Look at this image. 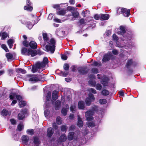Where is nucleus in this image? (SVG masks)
Here are the masks:
<instances>
[{"instance_id": "obj_1", "label": "nucleus", "mask_w": 146, "mask_h": 146, "mask_svg": "<svg viewBox=\"0 0 146 146\" xmlns=\"http://www.w3.org/2000/svg\"><path fill=\"white\" fill-rule=\"evenodd\" d=\"M23 45L26 47H30L31 49H36L37 45L36 42L33 41H30L29 42L27 40H24L23 42Z\"/></svg>"}, {"instance_id": "obj_2", "label": "nucleus", "mask_w": 146, "mask_h": 146, "mask_svg": "<svg viewBox=\"0 0 146 146\" xmlns=\"http://www.w3.org/2000/svg\"><path fill=\"white\" fill-rule=\"evenodd\" d=\"M113 56L112 53L110 51H108L107 53L104 54L102 60V63H104L109 61Z\"/></svg>"}, {"instance_id": "obj_3", "label": "nucleus", "mask_w": 146, "mask_h": 146, "mask_svg": "<svg viewBox=\"0 0 146 146\" xmlns=\"http://www.w3.org/2000/svg\"><path fill=\"white\" fill-rule=\"evenodd\" d=\"M89 70L86 66H80L78 68V72L81 75H84L87 74Z\"/></svg>"}, {"instance_id": "obj_4", "label": "nucleus", "mask_w": 146, "mask_h": 146, "mask_svg": "<svg viewBox=\"0 0 146 146\" xmlns=\"http://www.w3.org/2000/svg\"><path fill=\"white\" fill-rule=\"evenodd\" d=\"M27 76L30 77L28 80L30 81H34L35 82H36L40 81L37 75L29 74L27 75Z\"/></svg>"}, {"instance_id": "obj_5", "label": "nucleus", "mask_w": 146, "mask_h": 146, "mask_svg": "<svg viewBox=\"0 0 146 146\" xmlns=\"http://www.w3.org/2000/svg\"><path fill=\"white\" fill-rule=\"evenodd\" d=\"M56 46L54 45H50L47 44L45 46V48L47 52L50 51L52 54L53 53L55 50Z\"/></svg>"}, {"instance_id": "obj_6", "label": "nucleus", "mask_w": 146, "mask_h": 146, "mask_svg": "<svg viewBox=\"0 0 146 146\" xmlns=\"http://www.w3.org/2000/svg\"><path fill=\"white\" fill-rule=\"evenodd\" d=\"M120 31L117 32V34L120 35H121L123 37H125V34L126 33V26L121 25L119 27Z\"/></svg>"}, {"instance_id": "obj_7", "label": "nucleus", "mask_w": 146, "mask_h": 146, "mask_svg": "<svg viewBox=\"0 0 146 146\" xmlns=\"http://www.w3.org/2000/svg\"><path fill=\"white\" fill-rule=\"evenodd\" d=\"M67 139V137L64 134H62L58 139L57 141L58 143H61L62 142H65Z\"/></svg>"}, {"instance_id": "obj_8", "label": "nucleus", "mask_w": 146, "mask_h": 146, "mask_svg": "<svg viewBox=\"0 0 146 146\" xmlns=\"http://www.w3.org/2000/svg\"><path fill=\"white\" fill-rule=\"evenodd\" d=\"M48 58L46 57H45L43 58V61L42 62H38V65L40 66L42 68H44L46 64L48 63Z\"/></svg>"}, {"instance_id": "obj_9", "label": "nucleus", "mask_w": 146, "mask_h": 146, "mask_svg": "<svg viewBox=\"0 0 146 146\" xmlns=\"http://www.w3.org/2000/svg\"><path fill=\"white\" fill-rule=\"evenodd\" d=\"M121 12L125 17H128L130 14V10L129 9H127L125 8L121 9Z\"/></svg>"}, {"instance_id": "obj_10", "label": "nucleus", "mask_w": 146, "mask_h": 146, "mask_svg": "<svg viewBox=\"0 0 146 146\" xmlns=\"http://www.w3.org/2000/svg\"><path fill=\"white\" fill-rule=\"evenodd\" d=\"M94 114V111L92 110H90L86 112L85 114L86 119H93L92 115Z\"/></svg>"}, {"instance_id": "obj_11", "label": "nucleus", "mask_w": 146, "mask_h": 146, "mask_svg": "<svg viewBox=\"0 0 146 146\" xmlns=\"http://www.w3.org/2000/svg\"><path fill=\"white\" fill-rule=\"evenodd\" d=\"M109 79L107 77H104L101 81V83L104 86H108V82Z\"/></svg>"}, {"instance_id": "obj_12", "label": "nucleus", "mask_w": 146, "mask_h": 146, "mask_svg": "<svg viewBox=\"0 0 146 146\" xmlns=\"http://www.w3.org/2000/svg\"><path fill=\"white\" fill-rule=\"evenodd\" d=\"M40 141L38 138L36 137H35L34 138L33 143H31V146H40Z\"/></svg>"}, {"instance_id": "obj_13", "label": "nucleus", "mask_w": 146, "mask_h": 146, "mask_svg": "<svg viewBox=\"0 0 146 146\" xmlns=\"http://www.w3.org/2000/svg\"><path fill=\"white\" fill-rule=\"evenodd\" d=\"M35 49L29 48V50L28 51L29 53L28 56H30L32 57L36 56L37 55V53L36 50Z\"/></svg>"}, {"instance_id": "obj_14", "label": "nucleus", "mask_w": 146, "mask_h": 146, "mask_svg": "<svg viewBox=\"0 0 146 146\" xmlns=\"http://www.w3.org/2000/svg\"><path fill=\"white\" fill-rule=\"evenodd\" d=\"M61 106V103L59 100L56 101L54 104V108L56 110H58Z\"/></svg>"}, {"instance_id": "obj_15", "label": "nucleus", "mask_w": 146, "mask_h": 146, "mask_svg": "<svg viewBox=\"0 0 146 146\" xmlns=\"http://www.w3.org/2000/svg\"><path fill=\"white\" fill-rule=\"evenodd\" d=\"M29 48H27L25 47H23L21 49V53L22 54L26 56H28L29 51Z\"/></svg>"}, {"instance_id": "obj_16", "label": "nucleus", "mask_w": 146, "mask_h": 146, "mask_svg": "<svg viewBox=\"0 0 146 146\" xmlns=\"http://www.w3.org/2000/svg\"><path fill=\"white\" fill-rule=\"evenodd\" d=\"M54 133V131L53 129L51 127L48 128L47 131V136L49 137H51Z\"/></svg>"}, {"instance_id": "obj_17", "label": "nucleus", "mask_w": 146, "mask_h": 146, "mask_svg": "<svg viewBox=\"0 0 146 146\" xmlns=\"http://www.w3.org/2000/svg\"><path fill=\"white\" fill-rule=\"evenodd\" d=\"M101 21H104L108 20L109 18V15L108 14H101Z\"/></svg>"}, {"instance_id": "obj_18", "label": "nucleus", "mask_w": 146, "mask_h": 146, "mask_svg": "<svg viewBox=\"0 0 146 146\" xmlns=\"http://www.w3.org/2000/svg\"><path fill=\"white\" fill-rule=\"evenodd\" d=\"M58 91L56 90H54L53 91L52 93V98L53 100H56L58 99Z\"/></svg>"}, {"instance_id": "obj_19", "label": "nucleus", "mask_w": 146, "mask_h": 146, "mask_svg": "<svg viewBox=\"0 0 146 146\" xmlns=\"http://www.w3.org/2000/svg\"><path fill=\"white\" fill-rule=\"evenodd\" d=\"M22 23L26 25L27 27L29 29H31L33 27V25L31 22L30 21H21Z\"/></svg>"}, {"instance_id": "obj_20", "label": "nucleus", "mask_w": 146, "mask_h": 146, "mask_svg": "<svg viewBox=\"0 0 146 146\" xmlns=\"http://www.w3.org/2000/svg\"><path fill=\"white\" fill-rule=\"evenodd\" d=\"M78 105L79 109L84 110L85 108V104L84 101H80L78 102Z\"/></svg>"}, {"instance_id": "obj_21", "label": "nucleus", "mask_w": 146, "mask_h": 146, "mask_svg": "<svg viewBox=\"0 0 146 146\" xmlns=\"http://www.w3.org/2000/svg\"><path fill=\"white\" fill-rule=\"evenodd\" d=\"M1 114L2 115L5 116L8 115H10L11 114V112L7 110L4 109L1 112Z\"/></svg>"}, {"instance_id": "obj_22", "label": "nucleus", "mask_w": 146, "mask_h": 146, "mask_svg": "<svg viewBox=\"0 0 146 146\" xmlns=\"http://www.w3.org/2000/svg\"><path fill=\"white\" fill-rule=\"evenodd\" d=\"M38 64H39L37 62L36 64V66H33L32 67V71L33 73L36 72L37 71V69H40L42 68L40 66H39L38 65Z\"/></svg>"}, {"instance_id": "obj_23", "label": "nucleus", "mask_w": 146, "mask_h": 146, "mask_svg": "<svg viewBox=\"0 0 146 146\" xmlns=\"http://www.w3.org/2000/svg\"><path fill=\"white\" fill-rule=\"evenodd\" d=\"M74 134V132H70L68 133L67 137L68 140L71 141L73 139Z\"/></svg>"}, {"instance_id": "obj_24", "label": "nucleus", "mask_w": 146, "mask_h": 146, "mask_svg": "<svg viewBox=\"0 0 146 146\" xmlns=\"http://www.w3.org/2000/svg\"><path fill=\"white\" fill-rule=\"evenodd\" d=\"M22 142L23 143H27L29 140V138L28 136L26 135H23L21 138Z\"/></svg>"}, {"instance_id": "obj_25", "label": "nucleus", "mask_w": 146, "mask_h": 146, "mask_svg": "<svg viewBox=\"0 0 146 146\" xmlns=\"http://www.w3.org/2000/svg\"><path fill=\"white\" fill-rule=\"evenodd\" d=\"M125 35V37H124L125 38L128 39H131L133 35V33H126Z\"/></svg>"}, {"instance_id": "obj_26", "label": "nucleus", "mask_w": 146, "mask_h": 146, "mask_svg": "<svg viewBox=\"0 0 146 146\" xmlns=\"http://www.w3.org/2000/svg\"><path fill=\"white\" fill-rule=\"evenodd\" d=\"M16 72L18 74L22 73V74H25L27 72L25 70L21 68H17L16 70Z\"/></svg>"}, {"instance_id": "obj_27", "label": "nucleus", "mask_w": 146, "mask_h": 146, "mask_svg": "<svg viewBox=\"0 0 146 146\" xmlns=\"http://www.w3.org/2000/svg\"><path fill=\"white\" fill-rule=\"evenodd\" d=\"M26 113V111H23L19 113L18 115V119H24Z\"/></svg>"}, {"instance_id": "obj_28", "label": "nucleus", "mask_w": 146, "mask_h": 146, "mask_svg": "<svg viewBox=\"0 0 146 146\" xmlns=\"http://www.w3.org/2000/svg\"><path fill=\"white\" fill-rule=\"evenodd\" d=\"M133 63V60L132 59L128 60L126 64V67L127 68H129L130 66Z\"/></svg>"}, {"instance_id": "obj_29", "label": "nucleus", "mask_w": 146, "mask_h": 146, "mask_svg": "<svg viewBox=\"0 0 146 146\" xmlns=\"http://www.w3.org/2000/svg\"><path fill=\"white\" fill-rule=\"evenodd\" d=\"M66 13V10L62 9L57 12V14L60 15H64Z\"/></svg>"}, {"instance_id": "obj_30", "label": "nucleus", "mask_w": 146, "mask_h": 146, "mask_svg": "<svg viewBox=\"0 0 146 146\" xmlns=\"http://www.w3.org/2000/svg\"><path fill=\"white\" fill-rule=\"evenodd\" d=\"M8 36H9L8 34L5 32H3L1 34V40H5Z\"/></svg>"}, {"instance_id": "obj_31", "label": "nucleus", "mask_w": 146, "mask_h": 146, "mask_svg": "<svg viewBox=\"0 0 146 146\" xmlns=\"http://www.w3.org/2000/svg\"><path fill=\"white\" fill-rule=\"evenodd\" d=\"M27 104L26 102L25 101H21L19 102V105L20 108H23Z\"/></svg>"}, {"instance_id": "obj_32", "label": "nucleus", "mask_w": 146, "mask_h": 146, "mask_svg": "<svg viewBox=\"0 0 146 146\" xmlns=\"http://www.w3.org/2000/svg\"><path fill=\"white\" fill-rule=\"evenodd\" d=\"M42 36L44 41H47L49 40V38L48 36V35L47 33H43Z\"/></svg>"}, {"instance_id": "obj_33", "label": "nucleus", "mask_w": 146, "mask_h": 146, "mask_svg": "<svg viewBox=\"0 0 146 146\" xmlns=\"http://www.w3.org/2000/svg\"><path fill=\"white\" fill-rule=\"evenodd\" d=\"M72 16L74 17L75 18H78L79 15V12L75 10L73 12H72Z\"/></svg>"}, {"instance_id": "obj_34", "label": "nucleus", "mask_w": 146, "mask_h": 146, "mask_svg": "<svg viewBox=\"0 0 146 146\" xmlns=\"http://www.w3.org/2000/svg\"><path fill=\"white\" fill-rule=\"evenodd\" d=\"M86 124L88 127H93L95 126V124L94 123L90 121H88V122L86 123Z\"/></svg>"}, {"instance_id": "obj_35", "label": "nucleus", "mask_w": 146, "mask_h": 146, "mask_svg": "<svg viewBox=\"0 0 146 146\" xmlns=\"http://www.w3.org/2000/svg\"><path fill=\"white\" fill-rule=\"evenodd\" d=\"M93 101L90 100L89 98H86L85 99V102L86 105L87 106H90L91 104V102Z\"/></svg>"}, {"instance_id": "obj_36", "label": "nucleus", "mask_w": 146, "mask_h": 146, "mask_svg": "<svg viewBox=\"0 0 146 146\" xmlns=\"http://www.w3.org/2000/svg\"><path fill=\"white\" fill-rule=\"evenodd\" d=\"M51 93L50 91H48L46 96V100L48 102L49 101L51 98Z\"/></svg>"}, {"instance_id": "obj_37", "label": "nucleus", "mask_w": 146, "mask_h": 146, "mask_svg": "<svg viewBox=\"0 0 146 146\" xmlns=\"http://www.w3.org/2000/svg\"><path fill=\"white\" fill-rule=\"evenodd\" d=\"M24 8L25 10L30 11H31L33 9V7L31 6H25Z\"/></svg>"}, {"instance_id": "obj_38", "label": "nucleus", "mask_w": 146, "mask_h": 146, "mask_svg": "<svg viewBox=\"0 0 146 146\" xmlns=\"http://www.w3.org/2000/svg\"><path fill=\"white\" fill-rule=\"evenodd\" d=\"M101 93L102 95L105 96H108L109 94V92L108 90L105 89L103 90Z\"/></svg>"}, {"instance_id": "obj_39", "label": "nucleus", "mask_w": 146, "mask_h": 146, "mask_svg": "<svg viewBox=\"0 0 146 146\" xmlns=\"http://www.w3.org/2000/svg\"><path fill=\"white\" fill-rule=\"evenodd\" d=\"M69 74V72L68 71H65L64 72L62 71L60 72V74L62 76L66 77Z\"/></svg>"}, {"instance_id": "obj_40", "label": "nucleus", "mask_w": 146, "mask_h": 146, "mask_svg": "<svg viewBox=\"0 0 146 146\" xmlns=\"http://www.w3.org/2000/svg\"><path fill=\"white\" fill-rule=\"evenodd\" d=\"M87 98H89V99L92 101H94L95 100V98L92 94L90 93L88 94V97Z\"/></svg>"}, {"instance_id": "obj_41", "label": "nucleus", "mask_w": 146, "mask_h": 146, "mask_svg": "<svg viewBox=\"0 0 146 146\" xmlns=\"http://www.w3.org/2000/svg\"><path fill=\"white\" fill-rule=\"evenodd\" d=\"M69 65L68 63H65L63 65V68L64 70L65 71H68L69 69Z\"/></svg>"}, {"instance_id": "obj_42", "label": "nucleus", "mask_w": 146, "mask_h": 146, "mask_svg": "<svg viewBox=\"0 0 146 146\" xmlns=\"http://www.w3.org/2000/svg\"><path fill=\"white\" fill-rule=\"evenodd\" d=\"M92 66H102V64L101 62L98 63L96 61H94L93 64H92Z\"/></svg>"}, {"instance_id": "obj_43", "label": "nucleus", "mask_w": 146, "mask_h": 146, "mask_svg": "<svg viewBox=\"0 0 146 146\" xmlns=\"http://www.w3.org/2000/svg\"><path fill=\"white\" fill-rule=\"evenodd\" d=\"M6 56L8 59H11L13 57V55L10 53H7L6 54Z\"/></svg>"}, {"instance_id": "obj_44", "label": "nucleus", "mask_w": 146, "mask_h": 146, "mask_svg": "<svg viewBox=\"0 0 146 146\" xmlns=\"http://www.w3.org/2000/svg\"><path fill=\"white\" fill-rule=\"evenodd\" d=\"M1 47L6 52H9V50L7 48L6 45L4 44H2L1 45Z\"/></svg>"}, {"instance_id": "obj_45", "label": "nucleus", "mask_w": 146, "mask_h": 146, "mask_svg": "<svg viewBox=\"0 0 146 146\" xmlns=\"http://www.w3.org/2000/svg\"><path fill=\"white\" fill-rule=\"evenodd\" d=\"M16 93L15 92L11 93L9 96L10 100H13L14 99V97H16Z\"/></svg>"}, {"instance_id": "obj_46", "label": "nucleus", "mask_w": 146, "mask_h": 146, "mask_svg": "<svg viewBox=\"0 0 146 146\" xmlns=\"http://www.w3.org/2000/svg\"><path fill=\"white\" fill-rule=\"evenodd\" d=\"M67 110L66 108H63L61 112L62 114L64 115L65 116L67 113Z\"/></svg>"}, {"instance_id": "obj_47", "label": "nucleus", "mask_w": 146, "mask_h": 146, "mask_svg": "<svg viewBox=\"0 0 146 146\" xmlns=\"http://www.w3.org/2000/svg\"><path fill=\"white\" fill-rule=\"evenodd\" d=\"M49 42L50 43H49V44L51 45H55V44H56V41L54 38H53L50 39Z\"/></svg>"}, {"instance_id": "obj_48", "label": "nucleus", "mask_w": 146, "mask_h": 146, "mask_svg": "<svg viewBox=\"0 0 146 146\" xmlns=\"http://www.w3.org/2000/svg\"><path fill=\"white\" fill-rule=\"evenodd\" d=\"M100 14H95L94 16V18L96 20H100L101 18Z\"/></svg>"}, {"instance_id": "obj_49", "label": "nucleus", "mask_w": 146, "mask_h": 146, "mask_svg": "<svg viewBox=\"0 0 146 146\" xmlns=\"http://www.w3.org/2000/svg\"><path fill=\"white\" fill-rule=\"evenodd\" d=\"M16 97L18 102H20L23 100V98L21 96L19 95H16Z\"/></svg>"}, {"instance_id": "obj_50", "label": "nucleus", "mask_w": 146, "mask_h": 146, "mask_svg": "<svg viewBox=\"0 0 146 146\" xmlns=\"http://www.w3.org/2000/svg\"><path fill=\"white\" fill-rule=\"evenodd\" d=\"M50 113V111L48 109H46L44 111V114L45 116L47 118Z\"/></svg>"}, {"instance_id": "obj_51", "label": "nucleus", "mask_w": 146, "mask_h": 146, "mask_svg": "<svg viewBox=\"0 0 146 146\" xmlns=\"http://www.w3.org/2000/svg\"><path fill=\"white\" fill-rule=\"evenodd\" d=\"M27 132L28 134L33 135L34 133V131L33 129H28L27 131Z\"/></svg>"}, {"instance_id": "obj_52", "label": "nucleus", "mask_w": 146, "mask_h": 146, "mask_svg": "<svg viewBox=\"0 0 146 146\" xmlns=\"http://www.w3.org/2000/svg\"><path fill=\"white\" fill-rule=\"evenodd\" d=\"M92 72L95 74H97L99 72L98 69L96 68H93L91 70Z\"/></svg>"}, {"instance_id": "obj_53", "label": "nucleus", "mask_w": 146, "mask_h": 146, "mask_svg": "<svg viewBox=\"0 0 146 146\" xmlns=\"http://www.w3.org/2000/svg\"><path fill=\"white\" fill-rule=\"evenodd\" d=\"M46 102L44 104V107L45 108H50V102Z\"/></svg>"}, {"instance_id": "obj_54", "label": "nucleus", "mask_w": 146, "mask_h": 146, "mask_svg": "<svg viewBox=\"0 0 146 146\" xmlns=\"http://www.w3.org/2000/svg\"><path fill=\"white\" fill-rule=\"evenodd\" d=\"M77 124L79 127H82L83 126V121L81 120V119H78Z\"/></svg>"}, {"instance_id": "obj_55", "label": "nucleus", "mask_w": 146, "mask_h": 146, "mask_svg": "<svg viewBox=\"0 0 146 146\" xmlns=\"http://www.w3.org/2000/svg\"><path fill=\"white\" fill-rule=\"evenodd\" d=\"M67 9L70 11L73 12L75 10V8L73 7L69 6L67 7Z\"/></svg>"}, {"instance_id": "obj_56", "label": "nucleus", "mask_w": 146, "mask_h": 146, "mask_svg": "<svg viewBox=\"0 0 146 146\" xmlns=\"http://www.w3.org/2000/svg\"><path fill=\"white\" fill-rule=\"evenodd\" d=\"M100 102L101 104H104L106 103L107 101L105 99H100Z\"/></svg>"}, {"instance_id": "obj_57", "label": "nucleus", "mask_w": 146, "mask_h": 146, "mask_svg": "<svg viewBox=\"0 0 146 146\" xmlns=\"http://www.w3.org/2000/svg\"><path fill=\"white\" fill-rule=\"evenodd\" d=\"M61 131L62 132L66 131L67 130V127L65 125H62L61 128Z\"/></svg>"}, {"instance_id": "obj_58", "label": "nucleus", "mask_w": 146, "mask_h": 146, "mask_svg": "<svg viewBox=\"0 0 146 146\" xmlns=\"http://www.w3.org/2000/svg\"><path fill=\"white\" fill-rule=\"evenodd\" d=\"M89 83L90 84L93 86L95 87L96 85V82L94 81L90 80L89 81Z\"/></svg>"}, {"instance_id": "obj_59", "label": "nucleus", "mask_w": 146, "mask_h": 146, "mask_svg": "<svg viewBox=\"0 0 146 146\" xmlns=\"http://www.w3.org/2000/svg\"><path fill=\"white\" fill-rule=\"evenodd\" d=\"M102 88V86L99 84H97L96 85V89L98 90H100Z\"/></svg>"}, {"instance_id": "obj_60", "label": "nucleus", "mask_w": 146, "mask_h": 146, "mask_svg": "<svg viewBox=\"0 0 146 146\" xmlns=\"http://www.w3.org/2000/svg\"><path fill=\"white\" fill-rule=\"evenodd\" d=\"M23 128V126L21 124H19L18 125L17 129L19 131H21Z\"/></svg>"}, {"instance_id": "obj_61", "label": "nucleus", "mask_w": 146, "mask_h": 146, "mask_svg": "<svg viewBox=\"0 0 146 146\" xmlns=\"http://www.w3.org/2000/svg\"><path fill=\"white\" fill-rule=\"evenodd\" d=\"M112 54L114 55H117L118 54L119 52L117 50L115 49H113L112 51Z\"/></svg>"}, {"instance_id": "obj_62", "label": "nucleus", "mask_w": 146, "mask_h": 146, "mask_svg": "<svg viewBox=\"0 0 146 146\" xmlns=\"http://www.w3.org/2000/svg\"><path fill=\"white\" fill-rule=\"evenodd\" d=\"M10 121L12 125H14L16 124V121L15 119H10Z\"/></svg>"}, {"instance_id": "obj_63", "label": "nucleus", "mask_w": 146, "mask_h": 146, "mask_svg": "<svg viewBox=\"0 0 146 146\" xmlns=\"http://www.w3.org/2000/svg\"><path fill=\"white\" fill-rule=\"evenodd\" d=\"M61 58L64 60H66L67 59V56L65 55L62 54L61 55Z\"/></svg>"}, {"instance_id": "obj_64", "label": "nucleus", "mask_w": 146, "mask_h": 146, "mask_svg": "<svg viewBox=\"0 0 146 146\" xmlns=\"http://www.w3.org/2000/svg\"><path fill=\"white\" fill-rule=\"evenodd\" d=\"M79 23L80 25H82L85 23V20L84 18H82L79 21Z\"/></svg>"}]
</instances>
